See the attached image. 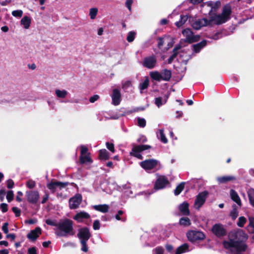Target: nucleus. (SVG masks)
<instances>
[{"instance_id": "3c124183", "label": "nucleus", "mask_w": 254, "mask_h": 254, "mask_svg": "<svg viewBox=\"0 0 254 254\" xmlns=\"http://www.w3.org/2000/svg\"><path fill=\"white\" fill-rule=\"evenodd\" d=\"M107 148L112 153L115 152L114 144L113 143L107 142L106 143Z\"/></svg>"}, {"instance_id": "37998d69", "label": "nucleus", "mask_w": 254, "mask_h": 254, "mask_svg": "<svg viewBox=\"0 0 254 254\" xmlns=\"http://www.w3.org/2000/svg\"><path fill=\"white\" fill-rule=\"evenodd\" d=\"M164 249L162 247H157L152 251L153 254H164Z\"/></svg>"}, {"instance_id": "20e7f679", "label": "nucleus", "mask_w": 254, "mask_h": 254, "mask_svg": "<svg viewBox=\"0 0 254 254\" xmlns=\"http://www.w3.org/2000/svg\"><path fill=\"white\" fill-rule=\"evenodd\" d=\"M77 236L80 240L81 245V251L84 252H87L88 250L87 242L91 236L89 229L86 227L79 229Z\"/></svg>"}, {"instance_id": "412c9836", "label": "nucleus", "mask_w": 254, "mask_h": 254, "mask_svg": "<svg viewBox=\"0 0 254 254\" xmlns=\"http://www.w3.org/2000/svg\"><path fill=\"white\" fill-rule=\"evenodd\" d=\"M207 44L206 40H203L200 43H197L196 44H194L192 46L193 52L194 53H198L201 50L202 48H203Z\"/></svg>"}, {"instance_id": "6e6d98bb", "label": "nucleus", "mask_w": 254, "mask_h": 254, "mask_svg": "<svg viewBox=\"0 0 254 254\" xmlns=\"http://www.w3.org/2000/svg\"><path fill=\"white\" fill-rule=\"evenodd\" d=\"M133 3L132 0H127L126 2V6L128 8V9L130 11L131 10V5Z\"/></svg>"}, {"instance_id": "c9c22d12", "label": "nucleus", "mask_w": 254, "mask_h": 254, "mask_svg": "<svg viewBox=\"0 0 254 254\" xmlns=\"http://www.w3.org/2000/svg\"><path fill=\"white\" fill-rule=\"evenodd\" d=\"M247 193L250 203L254 207V189H250L248 190Z\"/></svg>"}, {"instance_id": "bb28decb", "label": "nucleus", "mask_w": 254, "mask_h": 254, "mask_svg": "<svg viewBox=\"0 0 254 254\" xmlns=\"http://www.w3.org/2000/svg\"><path fill=\"white\" fill-rule=\"evenodd\" d=\"M189 251V246L188 244L185 243L179 247L176 252L175 254H182Z\"/></svg>"}, {"instance_id": "ea45409f", "label": "nucleus", "mask_w": 254, "mask_h": 254, "mask_svg": "<svg viewBox=\"0 0 254 254\" xmlns=\"http://www.w3.org/2000/svg\"><path fill=\"white\" fill-rule=\"evenodd\" d=\"M149 85V80L146 78L142 82L140 83L139 88L141 91L146 89Z\"/></svg>"}, {"instance_id": "f3484780", "label": "nucleus", "mask_w": 254, "mask_h": 254, "mask_svg": "<svg viewBox=\"0 0 254 254\" xmlns=\"http://www.w3.org/2000/svg\"><path fill=\"white\" fill-rule=\"evenodd\" d=\"M212 231L213 234L218 237H221L225 235L226 231L222 225L220 224H215L212 228Z\"/></svg>"}, {"instance_id": "1a4fd4ad", "label": "nucleus", "mask_w": 254, "mask_h": 254, "mask_svg": "<svg viewBox=\"0 0 254 254\" xmlns=\"http://www.w3.org/2000/svg\"><path fill=\"white\" fill-rule=\"evenodd\" d=\"M208 192L204 191L199 192L196 196L194 203V207L196 209H199L203 205L208 195Z\"/></svg>"}, {"instance_id": "58836bf2", "label": "nucleus", "mask_w": 254, "mask_h": 254, "mask_svg": "<svg viewBox=\"0 0 254 254\" xmlns=\"http://www.w3.org/2000/svg\"><path fill=\"white\" fill-rule=\"evenodd\" d=\"M185 187V183H180L174 190V194L176 195H179L184 190Z\"/></svg>"}, {"instance_id": "f257e3e1", "label": "nucleus", "mask_w": 254, "mask_h": 254, "mask_svg": "<svg viewBox=\"0 0 254 254\" xmlns=\"http://www.w3.org/2000/svg\"><path fill=\"white\" fill-rule=\"evenodd\" d=\"M228 241H224L225 248L230 250L232 254H244L247 246L245 241L248 239L247 235L242 230L232 232L229 235Z\"/></svg>"}, {"instance_id": "09e8293b", "label": "nucleus", "mask_w": 254, "mask_h": 254, "mask_svg": "<svg viewBox=\"0 0 254 254\" xmlns=\"http://www.w3.org/2000/svg\"><path fill=\"white\" fill-rule=\"evenodd\" d=\"M26 185L28 188L30 189H32L35 187L36 183L34 181L32 180H30L27 182Z\"/></svg>"}, {"instance_id": "864d4df0", "label": "nucleus", "mask_w": 254, "mask_h": 254, "mask_svg": "<svg viewBox=\"0 0 254 254\" xmlns=\"http://www.w3.org/2000/svg\"><path fill=\"white\" fill-rule=\"evenodd\" d=\"M13 198V193L12 190L8 191L6 194V199L8 202H10Z\"/></svg>"}, {"instance_id": "bf43d9fd", "label": "nucleus", "mask_w": 254, "mask_h": 254, "mask_svg": "<svg viewBox=\"0 0 254 254\" xmlns=\"http://www.w3.org/2000/svg\"><path fill=\"white\" fill-rule=\"evenodd\" d=\"M0 207L2 212H5L7 211V205L5 203H1Z\"/></svg>"}, {"instance_id": "4be33fe9", "label": "nucleus", "mask_w": 254, "mask_h": 254, "mask_svg": "<svg viewBox=\"0 0 254 254\" xmlns=\"http://www.w3.org/2000/svg\"><path fill=\"white\" fill-rule=\"evenodd\" d=\"M216 180L219 184H224L228 182L235 181L236 178L234 176H224L217 177Z\"/></svg>"}, {"instance_id": "393cba45", "label": "nucleus", "mask_w": 254, "mask_h": 254, "mask_svg": "<svg viewBox=\"0 0 254 254\" xmlns=\"http://www.w3.org/2000/svg\"><path fill=\"white\" fill-rule=\"evenodd\" d=\"M93 208L99 212L102 213H106L109 211V206L107 204H100V205H95L93 206Z\"/></svg>"}, {"instance_id": "9b49d317", "label": "nucleus", "mask_w": 254, "mask_h": 254, "mask_svg": "<svg viewBox=\"0 0 254 254\" xmlns=\"http://www.w3.org/2000/svg\"><path fill=\"white\" fill-rule=\"evenodd\" d=\"M157 64V57L155 55L147 56L143 59L142 65L148 69H152Z\"/></svg>"}, {"instance_id": "79ce46f5", "label": "nucleus", "mask_w": 254, "mask_h": 254, "mask_svg": "<svg viewBox=\"0 0 254 254\" xmlns=\"http://www.w3.org/2000/svg\"><path fill=\"white\" fill-rule=\"evenodd\" d=\"M98 13V9L97 8H91L89 10V15L91 19H94Z\"/></svg>"}, {"instance_id": "f704fd0d", "label": "nucleus", "mask_w": 254, "mask_h": 254, "mask_svg": "<svg viewBox=\"0 0 254 254\" xmlns=\"http://www.w3.org/2000/svg\"><path fill=\"white\" fill-rule=\"evenodd\" d=\"M132 88V83L130 81L127 80L122 82V88L125 92H129Z\"/></svg>"}, {"instance_id": "a878e982", "label": "nucleus", "mask_w": 254, "mask_h": 254, "mask_svg": "<svg viewBox=\"0 0 254 254\" xmlns=\"http://www.w3.org/2000/svg\"><path fill=\"white\" fill-rule=\"evenodd\" d=\"M181 49V46L180 45H177L175 47L173 51V54L168 59L169 64L172 63L173 60L176 58Z\"/></svg>"}, {"instance_id": "052dcab7", "label": "nucleus", "mask_w": 254, "mask_h": 254, "mask_svg": "<svg viewBox=\"0 0 254 254\" xmlns=\"http://www.w3.org/2000/svg\"><path fill=\"white\" fill-rule=\"evenodd\" d=\"M124 213V212L122 211V210H119L118 211L117 214L115 215V218L117 220H122V221H124V220L122 219L121 217H120V216L123 215Z\"/></svg>"}, {"instance_id": "c756f323", "label": "nucleus", "mask_w": 254, "mask_h": 254, "mask_svg": "<svg viewBox=\"0 0 254 254\" xmlns=\"http://www.w3.org/2000/svg\"><path fill=\"white\" fill-rule=\"evenodd\" d=\"M157 138L164 143L168 142V139L166 138L163 129H159L156 132Z\"/></svg>"}, {"instance_id": "6ab92c4d", "label": "nucleus", "mask_w": 254, "mask_h": 254, "mask_svg": "<svg viewBox=\"0 0 254 254\" xmlns=\"http://www.w3.org/2000/svg\"><path fill=\"white\" fill-rule=\"evenodd\" d=\"M90 218V215L84 211H80L77 213L74 217L73 219L78 222H82L84 220Z\"/></svg>"}, {"instance_id": "4c0bfd02", "label": "nucleus", "mask_w": 254, "mask_h": 254, "mask_svg": "<svg viewBox=\"0 0 254 254\" xmlns=\"http://www.w3.org/2000/svg\"><path fill=\"white\" fill-rule=\"evenodd\" d=\"M188 18V16L187 15H181L180 20L176 22L175 23V25L178 27H180L187 21Z\"/></svg>"}, {"instance_id": "a19ab883", "label": "nucleus", "mask_w": 254, "mask_h": 254, "mask_svg": "<svg viewBox=\"0 0 254 254\" xmlns=\"http://www.w3.org/2000/svg\"><path fill=\"white\" fill-rule=\"evenodd\" d=\"M180 224L181 225L187 226L190 225V221L188 217H182L180 219Z\"/></svg>"}, {"instance_id": "338daca9", "label": "nucleus", "mask_w": 254, "mask_h": 254, "mask_svg": "<svg viewBox=\"0 0 254 254\" xmlns=\"http://www.w3.org/2000/svg\"><path fill=\"white\" fill-rule=\"evenodd\" d=\"M99 98V96L98 95H94L91 97L89 99V101L91 103H94Z\"/></svg>"}, {"instance_id": "5701e85b", "label": "nucleus", "mask_w": 254, "mask_h": 254, "mask_svg": "<svg viewBox=\"0 0 254 254\" xmlns=\"http://www.w3.org/2000/svg\"><path fill=\"white\" fill-rule=\"evenodd\" d=\"M189 207V203L187 202H184L179 205V210L183 215H189L190 214Z\"/></svg>"}, {"instance_id": "473e14b6", "label": "nucleus", "mask_w": 254, "mask_h": 254, "mask_svg": "<svg viewBox=\"0 0 254 254\" xmlns=\"http://www.w3.org/2000/svg\"><path fill=\"white\" fill-rule=\"evenodd\" d=\"M249 224L247 226L248 231L251 233L254 234L253 238L254 239V217H249Z\"/></svg>"}, {"instance_id": "4468645a", "label": "nucleus", "mask_w": 254, "mask_h": 254, "mask_svg": "<svg viewBox=\"0 0 254 254\" xmlns=\"http://www.w3.org/2000/svg\"><path fill=\"white\" fill-rule=\"evenodd\" d=\"M182 34L185 37L186 41L190 43L196 42L199 39V36L194 35L190 29H185Z\"/></svg>"}, {"instance_id": "69168bd1", "label": "nucleus", "mask_w": 254, "mask_h": 254, "mask_svg": "<svg viewBox=\"0 0 254 254\" xmlns=\"http://www.w3.org/2000/svg\"><path fill=\"white\" fill-rule=\"evenodd\" d=\"M13 186H14V182L12 180L9 179L7 181V187L8 189L12 188Z\"/></svg>"}, {"instance_id": "b1692460", "label": "nucleus", "mask_w": 254, "mask_h": 254, "mask_svg": "<svg viewBox=\"0 0 254 254\" xmlns=\"http://www.w3.org/2000/svg\"><path fill=\"white\" fill-rule=\"evenodd\" d=\"M230 195L231 199L235 201L239 206H241V201L238 193L233 190H231Z\"/></svg>"}, {"instance_id": "2f4dec72", "label": "nucleus", "mask_w": 254, "mask_h": 254, "mask_svg": "<svg viewBox=\"0 0 254 254\" xmlns=\"http://www.w3.org/2000/svg\"><path fill=\"white\" fill-rule=\"evenodd\" d=\"M79 160L81 164H85L87 163H91L92 162V160L90 157V153L80 155L79 157Z\"/></svg>"}, {"instance_id": "cd10ccee", "label": "nucleus", "mask_w": 254, "mask_h": 254, "mask_svg": "<svg viewBox=\"0 0 254 254\" xmlns=\"http://www.w3.org/2000/svg\"><path fill=\"white\" fill-rule=\"evenodd\" d=\"M168 96H165L164 97H159L155 99L154 103L155 105L158 107H160L163 105L165 104L167 101Z\"/></svg>"}, {"instance_id": "5fc2aeb1", "label": "nucleus", "mask_w": 254, "mask_h": 254, "mask_svg": "<svg viewBox=\"0 0 254 254\" xmlns=\"http://www.w3.org/2000/svg\"><path fill=\"white\" fill-rule=\"evenodd\" d=\"M93 228L94 230H99L100 228V223L98 220H96L94 221L93 224Z\"/></svg>"}, {"instance_id": "de8ad7c7", "label": "nucleus", "mask_w": 254, "mask_h": 254, "mask_svg": "<svg viewBox=\"0 0 254 254\" xmlns=\"http://www.w3.org/2000/svg\"><path fill=\"white\" fill-rule=\"evenodd\" d=\"M46 223H47V224L49 225L55 226L56 228L58 227L59 224V222H58L55 220H52L50 219H47L46 220Z\"/></svg>"}, {"instance_id": "c85d7f7f", "label": "nucleus", "mask_w": 254, "mask_h": 254, "mask_svg": "<svg viewBox=\"0 0 254 254\" xmlns=\"http://www.w3.org/2000/svg\"><path fill=\"white\" fill-rule=\"evenodd\" d=\"M31 22V18L27 16H24L20 20L21 24L26 29L29 28Z\"/></svg>"}, {"instance_id": "a211bd4d", "label": "nucleus", "mask_w": 254, "mask_h": 254, "mask_svg": "<svg viewBox=\"0 0 254 254\" xmlns=\"http://www.w3.org/2000/svg\"><path fill=\"white\" fill-rule=\"evenodd\" d=\"M41 234V229L40 227H36L34 230L30 231L27 237L28 239L32 241H35Z\"/></svg>"}, {"instance_id": "423d86ee", "label": "nucleus", "mask_w": 254, "mask_h": 254, "mask_svg": "<svg viewBox=\"0 0 254 254\" xmlns=\"http://www.w3.org/2000/svg\"><path fill=\"white\" fill-rule=\"evenodd\" d=\"M187 237L189 241L194 243L203 240L205 238V234L198 230H190L187 233Z\"/></svg>"}, {"instance_id": "680f3d73", "label": "nucleus", "mask_w": 254, "mask_h": 254, "mask_svg": "<svg viewBox=\"0 0 254 254\" xmlns=\"http://www.w3.org/2000/svg\"><path fill=\"white\" fill-rule=\"evenodd\" d=\"M164 44V40L163 38L162 37H159L158 39V43H157V46L159 48H161Z\"/></svg>"}, {"instance_id": "13d9d810", "label": "nucleus", "mask_w": 254, "mask_h": 254, "mask_svg": "<svg viewBox=\"0 0 254 254\" xmlns=\"http://www.w3.org/2000/svg\"><path fill=\"white\" fill-rule=\"evenodd\" d=\"M222 37V34L220 32H217L214 35H213L211 38L214 40H218Z\"/></svg>"}, {"instance_id": "e433bc0d", "label": "nucleus", "mask_w": 254, "mask_h": 254, "mask_svg": "<svg viewBox=\"0 0 254 254\" xmlns=\"http://www.w3.org/2000/svg\"><path fill=\"white\" fill-rule=\"evenodd\" d=\"M238 210L237 206L234 205L233 206V209L230 212V215L233 220H235L238 216Z\"/></svg>"}, {"instance_id": "e2e57ef3", "label": "nucleus", "mask_w": 254, "mask_h": 254, "mask_svg": "<svg viewBox=\"0 0 254 254\" xmlns=\"http://www.w3.org/2000/svg\"><path fill=\"white\" fill-rule=\"evenodd\" d=\"M8 223L6 222L3 224V225L2 227V230L3 231V232L5 234H7L8 232Z\"/></svg>"}, {"instance_id": "f8f14e48", "label": "nucleus", "mask_w": 254, "mask_h": 254, "mask_svg": "<svg viewBox=\"0 0 254 254\" xmlns=\"http://www.w3.org/2000/svg\"><path fill=\"white\" fill-rule=\"evenodd\" d=\"M151 148V146L148 145H139L133 147L130 154L138 159H141L142 158L140 152L142 151Z\"/></svg>"}, {"instance_id": "774afa93", "label": "nucleus", "mask_w": 254, "mask_h": 254, "mask_svg": "<svg viewBox=\"0 0 254 254\" xmlns=\"http://www.w3.org/2000/svg\"><path fill=\"white\" fill-rule=\"evenodd\" d=\"M22 195H23V193L21 191H18L17 195L16 197V200L18 202H21L22 201V199L20 197V196H21Z\"/></svg>"}, {"instance_id": "c03bdc74", "label": "nucleus", "mask_w": 254, "mask_h": 254, "mask_svg": "<svg viewBox=\"0 0 254 254\" xmlns=\"http://www.w3.org/2000/svg\"><path fill=\"white\" fill-rule=\"evenodd\" d=\"M247 219L244 216H241L238 219V221L237 222V225L240 227H243L244 224L246 223Z\"/></svg>"}, {"instance_id": "f03ea898", "label": "nucleus", "mask_w": 254, "mask_h": 254, "mask_svg": "<svg viewBox=\"0 0 254 254\" xmlns=\"http://www.w3.org/2000/svg\"><path fill=\"white\" fill-rule=\"evenodd\" d=\"M231 14V7L230 5L227 4L223 7L221 14H213L210 17L209 20L205 18L198 19L192 23V26L194 29L198 30L203 26L220 25L230 18Z\"/></svg>"}, {"instance_id": "39448f33", "label": "nucleus", "mask_w": 254, "mask_h": 254, "mask_svg": "<svg viewBox=\"0 0 254 254\" xmlns=\"http://www.w3.org/2000/svg\"><path fill=\"white\" fill-rule=\"evenodd\" d=\"M149 75L154 80L157 81H160L161 80L168 81L170 79L172 73L171 70L164 69L161 72L158 71H151Z\"/></svg>"}, {"instance_id": "603ef678", "label": "nucleus", "mask_w": 254, "mask_h": 254, "mask_svg": "<svg viewBox=\"0 0 254 254\" xmlns=\"http://www.w3.org/2000/svg\"><path fill=\"white\" fill-rule=\"evenodd\" d=\"M80 149V155H83V154H89L88 152V148L87 147L84 145H81L79 146Z\"/></svg>"}, {"instance_id": "0e129e2a", "label": "nucleus", "mask_w": 254, "mask_h": 254, "mask_svg": "<svg viewBox=\"0 0 254 254\" xmlns=\"http://www.w3.org/2000/svg\"><path fill=\"white\" fill-rule=\"evenodd\" d=\"M28 254H37L36 248L35 247L29 248L28 250Z\"/></svg>"}, {"instance_id": "2eb2a0df", "label": "nucleus", "mask_w": 254, "mask_h": 254, "mask_svg": "<svg viewBox=\"0 0 254 254\" xmlns=\"http://www.w3.org/2000/svg\"><path fill=\"white\" fill-rule=\"evenodd\" d=\"M112 103L115 106L119 105L122 100V96L120 90L118 89H114L111 95Z\"/></svg>"}, {"instance_id": "8fccbe9b", "label": "nucleus", "mask_w": 254, "mask_h": 254, "mask_svg": "<svg viewBox=\"0 0 254 254\" xmlns=\"http://www.w3.org/2000/svg\"><path fill=\"white\" fill-rule=\"evenodd\" d=\"M12 16L16 17H21L23 15V11L22 10H13L11 13Z\"/></svg>"}, {"instance_id": "6e6552de", "label": "nucleus", "mask_w": 254, "mask_h": 254, "mask_svg": "<svg viewBox=\"0 0 254 254\" xmlns=\"http://www.w3.org/2000/svg\"><path fill=\"white\" fill-rule=\"evenodd\" d=\"M69 184L68 182H61L59 181L51 182L47 184V188L52 192L54 193L58 190H62L67 187Z\"/></svg>"}, {"instance_id": "dca6fc26", "label": "nucleus", "mask_w": 254, "mask_h": 254, "mask_svg": "<svg viewBox=\"0 0 254 254\" xmlns=\"http://www.w3.org/2000/svg\"><path fill=\"white\" fill-rule=\"evenodd\" d=\"M82 196L79 194H76L69 200V206L70 209L77 208L81 203Z\"/></svg>"}, {"instance_id": "9d476101", "label": "nucleus", "mask_w": 254, "mask_h": 254, "mask_svg": "<svg viewBox=\"0 0 254 254\" xmlns=\"http://www.w3.org/2000/svg\"><path fill=\"white\" fill-rule=\"evenodd\" d=\"M170 185L168 178L164 176H159L158 177L154 184V189L155 190H162L165 188Z\"/></svg>"}, {"instance_id": "7ed1b4c3", "label": "nucleus", "mask_w": 254, "mask_h": 254, "mask_svg": "<svg viewBox=\"0 0 254 254\" xmlns=\"http://www.w3.org/2000/svg\"><path fill=\"white\" fill-rule=\"evenodd\" d=\"M55 233L60 237L73 235V221L67 218L61 219L58 227L55 229Z\"/></svg>"}, {"instance_id": "aec40b11", "label": "nucleus", "mask_w": 254, "mask_h": 254, "mask_svg": "<svg viewBox=\"0 0 254 254\" xmlns=\"http://www.w3.org/2000/svg\"><path fill=\"white\" fill-rule=\"evenodd\" d=\"M55 94L58 99L63 100L67 97L69 93L65 89H56Z\"/></svg>"}, {"instance_id": "0eeeda50", "label": "nucleus", "mask_w": 254, "mask_h": 254, "mask_svg": "<svg viewBox=\"0 0 254 254\" xmlns=\"http://www.w3.org/2000/svg\"><path fill=\"white\" fill-rule=\"evenodd\" d=\"M159 162L155 159L145 160L140 162L141 167L146 171H149L152 170H156L159 165Z\"/></svg>"}, {"instance_id": "ddd939ff", "label": "nucleus", "mask_w": 254, "mask_h": 254, "mask_svg": "<svg viewBox=\"0 0 254 254\" xmlns=\"http://www.w3.org/2000/svg\"><path fill=\"white\" fill-rule=\"evenodd\" d=\"M25 195L27 197V201L32 204L37 203L40 197L39 192L36 190L26 191Z\"/></svg>"}, {"instance_id": "7c9ffc66", "label": "nucleus", "mask_w": 254, "mask_h": 254, "mask_svg": "<svg viewBox=\"0 0 254 254\" xmlns=\"http://www.w3.org/2000/svg\"><path fill=\"white\" fill-rule=\"evenodd\" d=\"M131 185L129 183H127L122 186V190L127 196H130L132 194V191L130 190Z\"/></svg>"}, {"instance_id": "4d7b16f0", "label": "nucleus", "mask_w": 254, "mask_h": 254, "mask_svg": "<svg viewBox=\"0 0 254 254\" xmlns=\"http://www.w3.org/2000/svg\"><path fill=\"white\" fill-rule=\"evenodd\" d=\"M12 210L13 212L15 213V216L16 217L20 216L21 211L18 208L16 207H12Z\"/></svg>"}, {"instance_id": "a18cd8bd", "label": "nucleus", "mask_w": 254, "mask_h": 254, "mask_svg": "<svg viewBox=\"0 0 254 254\" xmlns=\"http://www.w3.org/2000/svg\"><path fill=\"white\" fill-rule=\"evenodd\" d=\"M136 33L134 31H130L127 36V40L128 42H132L135 36Z\"/></svg>"}, {"instance_id": "49530a36", "label": "nucleus", "mask_w": 254, "mask_h": 254, "mask_svg": "<svg viewBox=\"0 0 254 254\" xmlns=\"http://www.w3.org/2000/svg\"><path fill=\"white\" fill-rule=\"evenodd\" d=\"M137 125L140 127H144L146 126V120L144 118H137Z\"/></svg>"}, {"instance_id": "72a5a7b5", "label": "nucleus", "mask_w": 254, "mask_h": 254, "mask_svg": "<svg viewBox=\"0 0 254 254\" xmlns=\"http://www.w3.org/2000/svg\"><path fill=\"white\" fill-rule=\"evenodd\" d=\"M99 157L101 160H106L109 159V154L105 149H101L99 153Z\"/></svg>"}]
</instances>
